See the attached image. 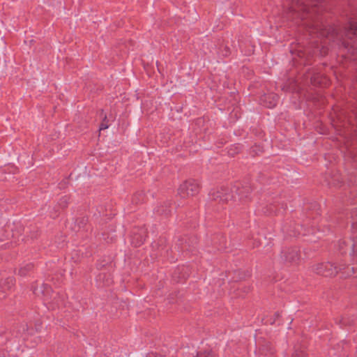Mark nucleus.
<instances>
[{
    "label": "nucleus",
    "mask_w": 357,
    "mask_h": 357,
    "mask_svg": "<svg viewBox=\"0 0 357 357\" xmlns=\"http://www.w3.org/2000/svg\"><path fill=\"white\" fill-rule=\"evenodd\" d=\"M281 259L286 263L296 264L300 260L299 250L297 248L284 250L281 252Z\"/></svg>",
    "instance_id": "obj_3"
},
{
    "label": "nucleus",
    "mask_w": 357,
    "mask_h": 357,
    "mask_svg": "<svg viewBox=\"0 0 357 357\" xmlns=\"http://www.w3.org/2000/svg\"><path fill=\"white\" fill-rule=\"evenodd\" d=\"M310 8L307 5L298 2L296 3V5L291 8V11H295L298 13V15L302 18L304 19L305 17V15L310 12Z\"/></svg>",
    "instance_id": "obj_6"
},
{
    "label": "nucleus",
    "mask_w": 357,
    "mask_h": 357,
    "mask_svg": "<svg viewBox=\"0 0 357 357\" xmlns=\"http://www.w3.org/2000/svg\"><path fill=\"white\" fill-rule=\"evenodd\" d=\"M100 115L103 116V120H102V123L100 125L99 130H105V129L108 128V127H109V125L107 123V115L105 114H104L103 109H101L100 111Z\"/></svg>",
    "instance_id": "obj_10"
},
{
    "label": "nucleus",
    "mask_w": 357,
    "mask_h": 357,
    "mask_svg": "<svg viewBox=\"0 0 357 357\" xmlns=\"http://www.w3.org/2000/svg\"><path fill=\"white\" fill-rule=\"evenodd\" d=\"M149 357H162V356H160V355H152V356H150Z\"/></svg>",
    "instance_id": "obj_16"
},
{
    "label": "nucleus",
    "mask_w": 357,
    "mask_h": 357,
    "mask_svg": "<svg viewBox=\"0 0 357 357\" xmlns=\"http://www.w3.org/2000/svg\"><path fill=\"white\" fill-rule=\"evenodd\" d=\"M19 273L21 275H24L26 274L25 273V268H21L20 270H19Z\"/></svg>",
    "instance_id": "obj_14"
},
{
    "label": "nucleus",
    "mask_w": 357,
    "mask_h": 357,
    "mask_svg": "<svg viewBox=\"0 0 357 357\" xmlns=\"http://www.w3.org/2000/svg\"><path fill=\"white\" fill-rule=\"evenodd\" d=\"M234 198L233 191L228 188H222L213 194V199L220 202H227Z\"/></svg>",
    "instance_id": "obj_4"
},
{
    "label": "nucleus",
    "mask_w": 357,
    "mask_h": 357,
    "mask_svg": "<svg viewBox=\"0 0 357 357\" xmlns=\"http://www.w3.org/2000/svg\"><path fill=\"white\" fill-rule=\"evenodd\" d=\"M199 185L194 180L183 182L178 189V194L181 198H188L199 192Z\"/></svg>",
    "instance_id": "obj_1"
},
{
    "label": "nucleus",
    "mask_w": 357,
    "mask_h": 357,
    "mask_svg": "<svg viewBox=\"0 0 357 357\" xmlns=\"http://www.w3.org/2000/svg\"><path fill=\"white\" fill-rule=\"evenodd\" d=\"M61 201H63V203H61V204L62 205L63 207H65L67 204V198L63 197Z\"/></svg>",
    "instance_id": "obj_13"
},
{
    "label": "nucleus",
    "mask_w": 357,
    "mask_h": 357,
    "mask_svg": "<svg viewBox=\"0 0 357 357\" xmlns=\"http://www.w3.org/2000/svg\"><path fill=\"white\" fill-rule=\"evenodd\" d=\"M353 252L357 255V241L353 244Z\"/></svg>",
    "instance_id": "obj_12"
},
{
    "label": "nucleus",
    "mask_w": 357,
    "mask_h": 357,
    "mask_svg": "<svg viewBox=\"0 0 357 357\" xmlns=\"http://www.w3.org/2000/svg\"><path fill=\"white\" fill-rule=\"evenodd\" d=\"M31 265H28L27 266V269L29 270L31 268Z\"/></svg>",
    "instance_id": "obj_18"
},
{
    "label": "nucleus",
    "mask_w": 357,
    "mask_h": 357,
    "mask_svg": "<svg viewBox=\"0 0 357 357\" xmlns=\"http://www.w3.org/2000/svg\"><path fill=\"white\" fill-rule=\"evenodd\" d=\"M346 36L351 38V36H357V22H351L349 23V28L346 31Z\"/></svg>",
    "instance_id": "obj_9"
},
{
    "label": "nucleus",
    "mask_w": 357,
    "mask_h": 357,
    "mask_svg": "<svg viewBox=\"0 0 357 357\" xmlns=\"http://www.w3.org/2000/svg\"><path fill=\"white\" fill-rule=\"evenodd\" d=\"M319 31H321L320 29L317 26L312 27V31H313V32H318Z\"/></svg>",
    "instance_id": "obj_15"
},
{
    "label": "nucleus",
    "mask_w": 357,
    "mask_h": 357,
    "mask_svg": "<svg viewBox=\"0 0 357 357\" xmlns=\"http://www.w3.org/2000/svg\"><path fill=\"white\" fill-rule=\"evenodd\" d=\"M278 98L275 94H268L263 96L260 101L266 107L268 108L274 107L278 102Z\"/></svg>",
    "instance_id": "obj_5"
},
{
    "label": "nucleus",
    "mask_w": 357,
    "mask_h": 357,
    "mask_svg": "<svg viewBox=\"0 0 357 357\" xmlns=\"http://www.w3.org/2000/svg\"><path fill=\"white\" fill-rule=\"evenodd\" d=\"M33 294L37 296H48L51 291V287L46 284L41 283L40 285H37L36 287H33Z\"/></svg>",
    "instance_id": "obj_7"
},
{
    "label": "nucleus",
    "mask_w": 357,
    "mask_h": 357,
    "mask_svg": "<svg viewBox=\"0 0 357 357\" xmlns=\"http://www.w3.org/2000/svg\"><path fill=\"white\" fill-rule=\"evenodd\" d=\"M341 269L342 268H337L330 262L320 263L312 266L313 272L325 277L335 276L338 273V271Z\"/></svg>",
    "instance_id": "obj_2"
},
{
    "label": "nucleus",
    "mask_w": 357,
    "mask_h": 357,
    "mask_svg": "<svg viewBox=\"0 0 357 357\" xmlns=\"http://www.w3.org/2000/svg\"><path fill=\"white\" fill-rule=\"evenodd\" d=\"M144 241V239L141 237L140 239L137 240V241L136 243H135L134 241L132 242V243H133L135 246H138L139 245H141Z\"/></svg>",
    "instance_id": "obj_11"
},
{
    "label": "nucleus",
    "mask_w": 357,
    "mask_h": 357,
    "mask_svg": "<svg viewBox=\"0 0 357 357\" xmlns=\"http://www.w3.org/2000/svg\"><path fill=\"white\" fill-rule=\"evenodd\" d=\"M235 191L240 199H243L248 197V194L251 191V189L249 187H243L242 189L239 187H235Z\"/></svg>",
    "instance_id": "obj_8"
},
{
    "label": "nucleus",
    "mask_w": 357,
    "mask_h": 357,
    "mask_svg": "<svg viewBox=\"0 0 357 357\" xmlns=\"http://www.w3.org/2000/svg\"><path fill=\"white\" fill-rule=\"evenodd\" d=\"M319 34H320V36H325V33H324V32H322V31H321V32L319 33Z\"/></svg>",
    "instance_id": "obj_17"
}]
</instances>
